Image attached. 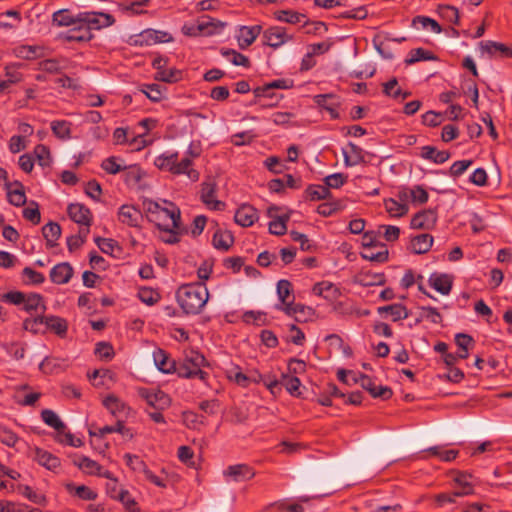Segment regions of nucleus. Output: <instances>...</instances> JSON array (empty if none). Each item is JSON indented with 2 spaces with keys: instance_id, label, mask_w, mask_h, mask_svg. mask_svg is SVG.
<instances>
[{
  "instance_id": "nucleus-1",
  "label": "nucleus",
  "mask_w": 512,
  "mask_h": 512,
  "mask_svg": "<svg viewBox=\"0 0 512 512\" xmlns=\"http://www.w3.org/2000/svg\"><path fill=\"white\" fill-rule=\"evenodd\" d=\"M209 299L204 282L184 284L176 291V300L186 315L199 314Z\"/></svg>"
},
{
  "instance_id": "nucleus-2",
  "label": "nucleus",
  "mask_w": 512,
  "mask_h": 512,
  "mask_svg": "<svg viewBox=\"0 0 512 512\" xmlns=\"http://www.w3.org/2000/svg\"><path fill=\"white\" fill-rule=\"evenodd\" d=\"M154 165L158 169L171 172L174 175L185 174L194 182L199 180V172L191 168L192 159L184 157L178 161V152L167 151L162 153L155 158Z\"/></svg>"
},
{
  "instance_id": "nucleus-3",
  "label": "nucleus",
  "mask_w": 512,
  "mask_h": 512,
  "mask_svg": "<svg viewBox=\"0 0 512 512\" xmlns=\"http://www.w3.org/2000/svg\"><path fill=\"white\" fill-rule=\"evenodd\" d=\"M206 365L205 357L196 351H190L186 354L182 362L177 364L176 372L179 377L191 379L199 378L201 381H206L208 373L202 370Z\"/></svg>"
},
{
  "instance_id": "nucleus-4",
  "label": "nucleus",
  "mask_w": 512,
  "mask_h": 512,
  "mask_svg": "<svg viewBox=\"0 0 512 512\" xmlns=\"http://www.w3.org/2000/svg\"><path fill=\"white\" fill-rule=\"evenodd\" d=\"M169 207H162L150 222L154 223L161 231H172L179 229L181 223L180 209L172 202L164 201Z\"/></svg>"
},
{
  "instance_id": "nucleus-5",
  "label": "nucleus",
  "mask_w": 512,
  "mask_h": 512,
  "mask_svg": "<svg viewBox=\"0 0 512 512\" xmlns=\"http://www.w3.org/2000/svg\"><path fill=\"white\" fill-rule=\"evenodd\" d=\"M78 21L92 33L94 30H100L114 24L115 19L112 15L103 12H79Z\"/></svg>"
},
{
  "instance_id": "nucleus-6",
  "label": "nucleus",
  "mask_w": 512,
  "mask_h": 512,
  "mask_svg": "<svg viewBox=\"0 0 512 512\" xmlns=\"http://www.w3.org/2000/svg\"><path fill=\"white\" fill-rule=\"evenodd\" d=\"M354 383H360L361 387L367 390L373 398L383 400L390 399L393 395L392 389L387 386H376L373 378L366 374H360L359 377H353Z\"/></svg>"
},
{
  "instance_id": "nucleus-7",
  "label": "nucleus",
  "mask_w": 512,
  "mask_h": 512,
  "mask_svg": "<svg viewBox=\"0 0 512 512\" xmlns=\"http://www.w3.org/2000/svg\"><path fill=\"white\" fill-rule=\"evenodd\" d=\"M217 184L214 180L208 179L201 184V201L211 210L221 211L225 203L216 199Z\"/></svg>"
},
{
  "instance_id": "nucleus-8",
  "label": "nucleus",
  "mask_w": 512,
  "mask_h": 512,
  "mask_svg": "<svg viewBox=\"0 0 512 512\" xmlns=\"http://www.w3.org/2000/svg\"><path fill=\"white\" fill-rule=\"evenodd\" d=\"M223 476L227 481L244 482L255 476L254 469L248 464H235L228 466L223 471Z\"/></svg>"
},
{
  "instance_id": "nucleus-9",
  "label": "nucleus",
  "mask_w": 512,
  "mask_h": 512,
  "mask_svg": "<svg viewBox=\"0 0 512 512\" xmlns=\"http://www.w3.org/2000/svg\"><path fill=\"white\" fill-rule=\"evenodd\" d=\"M437 212L434 209H426L416 213L410 222L412 229H432L437 222Z\"/></svg>"
},
{
  "instance_id": "nucleus-10",
  "label": "nucleus",
  "mask_w": 512,
  "mask_h": 512,
  "mask_svg": "<svg viewBox=\"0 0 512 512\" xmlns=\"http://www.w3.org/2000/svg\"><path fill=\"white\" fill-rule=\"evenodd\" d=\"M262 32L261 25L254 26H240L238 29V34L236 35V39L238 41V46L240 49H246L251 46L257 37Z\"/></svg>"
},
{
  "instance_id": "nucleus-11",
  "label": "nucleus",
  "mask_w": 512,
  "mask_h": 512,
  "mask_svg": "<svg viewBox=\"0 0 512 512\" xmlns=\"http://www.w3.org/2000/svg\"><path fill=\"white\" fill-rule=\"evenodd\" d=\"M263 40L265 45L276 49L292 40V37L286 34L284 28L271 27L263 32Z\"/></svg>"
},
{
  "instance_id": "nucleus-12",
  "label": "nucleus",
  "mask_w": 512,
  "mask_h": 512,
  "mask_svg": "<svg viewBox=\"0 0 512 512\" xmlns=\"http://www.w3.org/2000/svg\"><path fill=\"white\" fill-rule=\"evenodd\" d=\"M93 37V33L80 21H75L72 28L62 34V38L67 42H89Z\"/></svg>"
},
{
  "instance_id": "nucleus-13",
  "label": "nucleus",
  "mask_w": 512,
  "mask_h": 512,
  "mask_svg": "<svg viewBox=\"0 0 512 512\" xmlns=\"http://www.w3.org/2000/svg\"><path fill=\"white\" fill-rule=\"evenodd\" d=\"M453 276L447 273L434 272L428 279L429 285L442 295H448L453 286Z\"/></svg>"
},
{
  "instance_id": "nucleus-14",
  "label": "nucleus",
  "mask_w": 512,
  "mask_h": 512,
  "mask_svg": "<svg viewBox=\"0 0 512 512\" xmlns=\"http://www.w3.org/2000/svg\"><path fill=\"white\" fill-rule=\"evenodd\" d=\"M153 360L158 370L162 373L171 374L176 372L177 363L165 350L161 348L154 350Z\"/></svg>"
},
{
  "instance_id": "nucleus-15",
  "label": "nucleus",
  "mask_w": 512,
  "mask_h": 512,
  "mask_svg": "<svg viewBox=\"0 0 512 512\" xmlns=\"http://www.w3.org/2000/svg\"><path fill=\"white\" fill-rule=\"evenodd\" d=\"M258 211L249 204L241 205L234 216V220L242 227H250L258 220Z\"/></svg>"
},
{
  "instance_id": "nucleus-16",
  "label": "nucleus",
  "mask_w": 512,
  "mask_h": 512,
  "mask_svg": "<svg viewBox=\"0 0 512 512\" xmlns=\"http://www.w3.org/2000/svg\"><path fill=\"white\" fill-rule=\"evenodd\" d=\"M118 219L125 225L137 227L142 219V213L133 205H122L118 211Z\"/></svg>"
},
{
  "instance_id": "nucleus-17",
  "label": "nucleus",
  "mask_w": 512,
  "mask_h": 512,
  "mask_svg": "<svg viewBox=\"0 0 512 512\" xmlns=\"http://www.w3.org/2000/svg\"><path fill=\"white\" fill-rule=\"evenodd\" d=\"M68 215L75 223L90 227L91 211L83 204L73 203L68 206Z\"/></svg>"
},
{
  "instance_id": "nucleus-18",
  "label": "nucleus",
  "mask_w": 512,
  "mask_h": 512,
  "mask_svg": "<svg viewBox=\"0 0 512 512\" xmlns=\"http://www.w3.org/2000/svg\"><path fill=\"white\" fill-rule=\"evenodd\" d=\"M73 268L68 262L55 265L50 271V280L58 285L66 284L73 276Z\"/></svg>"
},
{
  "instance_id": "nucleus-19",
  "label": "nucleus",
  "mask_w": 512,
  "mask_h": 512,
  "mask_svg": "<svg viewBox=\"0 0 512 512\" xmlns=\"http://www.w3.org/2000/svg\"><path fill=\"white\" fill-rule=\"evenodd\" d=\"M480 48L492 57L512 58V49L507 45L495 41H481Z\"/></svg>"
},
{
  "instance_id": "nucleus-20",
  "label": "nucleus",
  "mask_w": 512,
  "mask_h": 512,
  "mask_svg": "<svg viewBox=\"0 0 512 512\" xmlns=\"http://www.w3.org/2000/svg\"><path fill=\"white\" fill-rule=\"evenodd\" d=\"M114 432L120 433L123 436H129L130 438L133 437L131 430L126 428L121 420H118L115 425H106L98 428L97 431L89 430V435L91 438H95L96 441L101 442L105 434Z\"/></svg>"
},
{
  "instance_id": "nucleus-21",
  "label": "nucleus",
  "mask_w": 512,
  "mask_h": 512,
  "mask_svg": "<svg viewBox=\"0 0 512 512\" xmlns=\"http://www.w3.org/2000/svg\"><path fill=\"white\" fill-rule=\"evenodd\" d=\"M35 460L41 466L53 472H57L61 466V461L56 455L40 448L35 450Z\"/></svg>"
},
{
  "instance_id": "nucleus-22",
  "label": "nucleus",
  "mask_w": 512,
  "mask_h": 512,
  "mask_svg": "<svg viewBox=\"0 0 512 512\" xmlns=\"http://www.w3.org/2000/svg\"><path fill=\"white\" fill-rule=\"evenodd\" d=\"M16 186L15 189H12V184L9 182L5 183V188L7 190V198L8 202L16 207L23 206L26 203V195L24 191V187L22 183L16 181L14 183Z\"/></svg>"
},
{
  "instance_id": "nucleus-23",
  "label": "nucleus",
  "mask_w": 512,
  "mask_h": 512,
  "mask_svg": "<svg viewBox=\"0 0 512 512\" xmlns=\"http://www.w3.org/2000/svg\"><path fill=\"white\" fill-rule=\"evenodd\" d=\"M141 395L147 400V403L157 409H164L170 405L169 396L161 390L157 391H143Z\"/></svg>"
},
{
  "instance_id": "nucleus-24",
  "label": "nucleus",
  "mask_w": 512,
  "mask_h": 512,
  "mask_svg": "<svg viewBox=\"0 0 512 512\" xmlns=\"http://www.w3.org/2000/svg\"><path fill=\"white\" fill-rule=\"evenodd\" d=\"M349 151L342 149L345 166H355L361 162H364V151L359 146L352 142L348 143Z\"/></svg>"
},
{
  "instance_id": "nucleus-25",
  "label": "nucleus",
  "mask_w": 512,
  "mask_h": 512,
  "mask_svg": "<svg viewBox=\"0 0 512 512\" xmlns=\"http://www.w3.org/2000/svg\"><path fill=\"white\" fill-rule=\"evenodd\" d=\"M79 13L73 15L69 9H59L52 14V24L57 27H69L78 21Z\"/></svg>"
},
{
  "instance_id": "nucleus-26",
  "label": "nucleus",
  "mask_w": 512,
  "mask_h": 512,
  "mask_svg": "<svg viewBox=\"0 0 512 512\" xmlns=\"http://www.w3.org/2000/svg\"><path fill=\"white\" fill-rule=\"evenodd\" d=\"M140 42L145 43L146 45H152L156 43H165L169 42L172 37L169 33L163 31H157L153 29H148L143 31L140 34Z\"/></svg>"
},
{
  "instance_id": "nucleus-27",
  "label": "nucleus",
  "mask_w": 512,
  "mask_h": 512,
  "mask_svg": "<svg viewBox=\"0 0 512 512\" xmlns=\"http://www.w3.org/2000/svg\"><path fill=\"white\" fill-rule=\"evenodd\" d=\"M433 244V237L430 234H420L412 238L411 250L415 254L427 253Z\"/></svg>"
},
{
  "instance_id": "nucleus-28",
  "label": "nucleus",
  "mask_w": 512,
  "mask_h": 512,
  "mask_svg": "<svg viewBox=\"0 0 512 512\" xmlns=\"http://www.w3.org/2000/svg\"><path fill=\"white\" fill-rule=\"evenodd\" d=\"M277 295L280 300V304L276 305V309L282 310V307H286L291 303L292 299V284L290 281L281 279L277 283Z\"/></svg>"
},
{
  "instance_id": "nucleus-29",
  "label": "nucleus",
  "mask_w": 512,
  "mask_h": 512,
  "mask_svg": "<svg viewBox=\"0 0 512 512\" xmlns=\"http://www.w3.org/2000/svg\"><path fill=\"white\" fill-rule=\"evenodd\" d=\"M42 234L46 240V246L53 248L57 245V240L61 235V227L56 222H49L42 227Z\"/></svg>"
},
{
  "instance_id": "nucleus-30",
  "label": "nucleus",
  "mask_w": 512,
  "mask_h": 512,
  "mask_svg": "<svg viewBox=\"0 0 512 512\" xmlns=\"http://www.w3.org/2000/svg\"><path fill=\"white\" fill-rule=\"evenodd\" d=\"M67 366V361L64 359L57 357H45L40 363L39 368L44 373L53 374L65 370Z\"/></svg>"
},
{
  "instance_id": "nucleus-31",
  "label": "nucleus",
  "mask_w": 512,
  "mask_h": 512,
  "mask_svg": "<svg viewBox=\"0 0 512 512\" xmlns=\"http://www.w3.org/2000/svg\"><path fill=\"white\" fill-rule=\"evenodd\" d=\"M79 469L90 475H100L103 467L87 456H80L73 461Z\"/></svg>"
},
{
  "instance_id": "nucleus-32",
  "label": "nucleus",
  "mask_w": 512,
  "mask_h": 512,
  "mask_svg": "<svg viewBox=\"0 0 512 512\" xmlns=\"http://www.w3.org/2000/svg\"><path fill=\"white\" fill-rule=\"evenodd\" d=\"M378 313L389 314L393 321L406 319L409 316L408 309L403 304H400V303H395V304L379 307Z\"/></svg>"
},
{
  "instance_id": "nucleus-33",
  "label": "nucleus",
  "mask_w": 512,
  "mask_h": 512,
  "mask_svg": "<svg viewBox=\"0 0 512 512\" xmlns=\"http://www.w3.org/2000/svg\"><path fill=\"white\" fill-rule=\"evenodd\" d=\"M437 60V56L429 50L424 48L412 49L407 58L404 60L406 65H412L419 61H434Z\"/></svg>"
},
{
  "instance_id": "nucleus-34",
  "label": "nucleus",
  "mask_w": 512,
  "mask_h": 512,
  "mask_svg": "<svg viewBox=\"0 0 512 512\" xmlns=\"http://www.w3.org/2000/svg\"><path fill=\"white\" fill-rule=\"evenodd\" d=\"M44 324L60 337H64L68 330L67 321L58 316H44Z\"/></svg>"
},
{
  "instance_id": "nucleus-35",
  "label": "nucleus",
  "mask_w": 512,
  "mask_h": 512,
  "mask_svg": "<svg viewBox=\"0 0 512 512\" xmlns=\"http://www.w3.org/2000/svg\"><path fill=\"white\" fill-rule=\"evenodd\" d=\"M234 238L228 231L217 230L212 238L214 248L227 251L233 244Z\"/></svg>"
},
{
  "instance_id": "nucleus-36",
  "label": "nucleus",
  "mask_w": 512,
  "mask_h": 512,
  "mask_svg": "<svg viewBox=\"0 0 512 512\" xmlns=\"http://www.w3.org/2000/svg\"><path fill=\"white\" fill-rule=\"evenodd\" d=\"M421 157L436 164H442L449 159L450 154L447 151H438L433 146H424L422 147Z\"/></svg>"
},
{
  "instance_id": "nucleus-37",
  "label": "nucleus",
  "mask_w": 512,
  "mask_h": 512,
  "mask_svg": "<svg viewBox=\"0 0 512 512\" xmlns=\"http://www.w3.org/2000/svg\"><path fill=\"white\" fill-rule=\"evenodd\" d=\"M72 123L66 120H54L51 122L53 134L60 140H69L71 138Z\"/></svg>"
},
{
  "instance_id": "nucleus-38",
  "label": "nucleus",
  "mask_w": 512,
  "mask_h": 512,
  "mask_svg": "<svg viewBox=\"0 0 512 512\" xmlns=\"http://www.w3.org/2000/svg\"><path fill=\"white\" fill-rule=\"evenodd\" d=\"M221 55L223 57H225L226 59H228L232 64H234L236 66H242L245 68L250 67L251 63H250L249 58L247 56H245L244 54L237 52L234 49L222 48Z\"/></svg>"
},
{
  "instance_id": "nucleus-39",
  "label": "nucleus",
  "mask_w": 512,
  "mask_h": 512,
  "mask_svg": "<svg viewBox=\"0 0 512 512\" xmlns=\"http://www.w3.org/2000/svg\"><path fill=\"white\" fill-rule=\"evenodd\" d=\"M41 419L46 425L54 428L59 434H61L66 428L58 415L50 409L42 410Z\"/></svg>"
},
{
  "instance_id": "nucleus-40",
  "label": "nucleus",
  "mask_w": 512,
  "mask_h": 512,
  "mask_svg": "<svg viewBox=\"0 0 512 512\" xmlns=\"http://www.w3.org/2000/svg\"><path fill=\"white\" fill-rule=\"evenodd\" d=\"M111 497L119 500L125 508L130 512H140V509L137 505V502L134 498L131 497L130 493L127 490L121 489L116 493V490L113 489L111 492Z\"/></svg>"
},
{
  "instance_id": "nucleus-41",
  "label": "nucleus",
  "mask_w": 512,
  "mask_h": 512,
  "mask_svg": "<svg viewBox=\"0 0 512 512\" xmlns=\"http://www.w3.org/2000/svg\"><path fill=\"white\" fill-rule=\"evenodd\" d=\"M66 489L82 500H95L97 498V493L85 485L76 486L73 483H68Z\"/></svg>"
},
{
  "instance_id": "nucleus-42",
  "label": "nucleus",
  "mask_w": 512,
  "mask_h": 512,
  "mask_svg": "<svg viewBox=\"0 0 512 512\" xmlns=\"http://www.w3.org/2000/svg\"><path fill=\"white\" fill-rule=\"evenodd\" d=\"M280 382L292 396L298 397L301 395V381L298 377L283 373Z\"/></svg>"
},
{
  "instance_id": "nucleus-43",
  "label": "nucleus",
  "mask_w": 512,
  "mask_h": 512,
  "mask_svg": "<svg viewBox=\"0 0 512 512\" xmlns=\"http://www.w3.org/2000/svg\"><path fill=\"white\" fill-rule=\"evenodd\" d=\"M384 206L386 211L392 217H402L407 214L408 206L407 204L400 203L393 198L386 199L384 201Z\"/></svg>"
},
{
  "instance_id": "nucleus-44",
  "label": "nucleus",
  "mask_w": 512,
  "mask_h": 512,
  "mask_svg": "<svg viewBox=\"0 0 512 512\" xmlns=\"http://www.w3.org/2000/svg\"><path fill=\"white\" fill-rule=\"evenodd\" d=\"M305 193L311 201L327 199L331 194L328 187L315 184L309 185L306 188Z\"/></svg>"
},
{
  "instance_id": "nucleus-45",
  "label": "nucleus",
  "mask_w": 512,
  "mask_h": 512,
  "mask_svg": "<svg viewBox=\"0 0 512 512\" xmlns=\"http://www.w3.org/2000/svg\"><path fill=\"white\" fill-rule=\"evenodd\" d=\"M21 278L27 285H40L45 281V276L31 267H25L22 270Z\"/></svg>"
},
{
  "instance_id": "nucleus-46",
  "label": "nucleus",
  "mask_w": 512,
  "mask_h": 512,
  "mask_svg": "<svg viewBox=\"0 0 512 512\" xmlns=\"http://www.w3.org/2000/svg\"><path fill=\"white\" fill-rule=\"evenodd\" d=\"M289 215H282L275 217V219L269 222V232L276 236H282L287 232V222L289 221Z\"/></svg>"
},
{
  "instance_id": "nucleus-47",
  "label": "nucleus",
  "mask_w": 512,
  "mask_h": 512,
  "mask_svg": "<svg viewBox=\"0 0 512 512\" xmlns=\"http://www.w3.org/2000/svg\"><path fill=\"white\" fill-rule=\"evenodd\" d=\"M42 302H43V298L40 294H37V293L25 294V300L22 303L23 309L26 312L37 311L40 306H42V308L45 309V306L43 305Z\"/></svg>"
},
{
  "instance_id": "nucleus-48",
  "label": "nucleus",
  "mask_w": 512,
  "mask_h": 512,
  "mask_svg": "<svg viewBox=\"0 0 512 512\" xmlns=\"http://www.w3.org/2000/svg\"><path fill=\"white\" fill-rule=\"evenodd\" d=\"M429 454L432 456L438 457L440 460L445 462H451L453 461L457 455L458 450L450 449V450H443L440 446H433L426 450Z\"/></svg>"
},
{
  "instance_id": "nucleus-49",
  "label": "nucleus",
  "mask_w": 512,
  "mask_h": 512,
  "mask_svg": "<svg viewBox=\"0 0 512 512\" xmlns=\"http://www.w3.org/2000/svg\"><path fill=\"white\" fill-rule=\"evenodd\" d=\"M95 243L103 253L111 256L114 255L115 250L120 251L117 241L111 238L96 237Z\"/></svg>"
},
{
  "instance_id": "nucleus-50",
  "label": "nucleus",
  "mask_w": 512,
  "mask_h": 512,
  "mask_svg": "<svg viewBox=\"0 0 512 512\" xmlns=\"http://www.w3.org/2000/svg\"><path fill=\"white\" fill-rule=\"evenodd\" d=\"M2 476H8L12 480L20 478V473L16 470L9 469L4 465L0 464V490L7 489L9 491L14 490V484L8 483L2 479Z\"/></svg>"
},
{
  "instance_id": "nucleus-51",
  "label": "nucleus",
  "mask_w": 512,
  "mask_h": 512,
  "mask_svg": "<svg viewBox=\"0 0 512 512\" xmlns=\"http://www.w3.org/2000/svg\"><path fill=\"white\" fill-rule=\"evenodd\" d=\"M140 90L153 102H159L163 98V90L158 84H143Z\"/></svg>"
},
{
  "instance_id": "nucleus-52",
  "label": "nucleus",
  "mask_w": 512,
  "mask_h": 512,
  "mask_svg": "<svg viewBox=\"0 0 512 512\" xmlns=\"http://www.w3.org/2000/svg\"><path fill=\"white\" fill-rule=\"evenodd\" d=\"M119 158L115 156H110L104 159L101 163V168L106 171L108 174L115 175L121 171L126 170V166H122L118 163Z\"/></svg>"
},
{
  "instance_id": "nucleus-53",
  "label": "nucleus",
  "mask_w": 512,
  "mask_h": 512,
  "mask_svg": "<svg viewBox=\"0 0 512 512\" xmlns=\"http://www.w3.org/2000/svg\"><path fill=\"white\" fill-rule=\"evenodd\" d=\"M439 15L448 22L459 24V11L450 5H440L438 8Z\"/></svg>"
},
{
  "instance_id": "nucleus-54",
  "label": "nucleus",
  "mask_w": 512,
  "mask_h": 512,
  "mask_svg": "<svg viewBox=\"0 0 512 512\" xmlns=\"http://www.w3.org/2000/svg\"><path fill=\"white\" fill-rule=\"evenodd\" d=\"M23 217L37 225L41 221V214L37 202L31 201L29 206L23 209Z\"/></svg>"
},
{
  "instance_id": "nucleus-55",
  "label": "nucleus",
  "mask_w": 512,
  "mask_h": 512,
  "mask_svg": "<svg viewBox=\"0 0 512 512\" xmlns=\"http://www.w3.org/2000/svg\"><path fill=\"white\" fill-rule=\"evenodd\" d=\"M34 154L40 166L47 167L50 165L51 155L48 147L43 144H38L34 148Z\"/></svg>"
},
{
  "instance_id": "nucleus-56",
  "label": "nucleus",
  "mask_w": 512,
  "mask_h": 512,
  "mask_svg": "<svg viewBox=\"0 0 512 512\" xmlns=\"http://www.w3.org/2000/svg\"><path fill=\"white\" fill-rule=\"evenodd\" d=\"M95 354L102 360L109 361L114 355V348L109 342H98L95 347Z\"/></svg>"
},
{
  "instance_id": "nucleus-57",
  "label": "nucleus",
  "mask_w": 512,
  "mask_h": 512,
  "mask_svg": "<svg viewBox=\"0 0 512 512\" xmlns=\"http://www.w3.org/2000/svg\"><path fill=\"white\" fill-rule=\"evenodd\" d=\"M20 67H22L21 63H13L5 67V76L7 77V80L4 82H8V86L22 80V74L18 71Z\"/></svg>"
},
{
  "instance_id": "nucleus-58",
  "label": "nucleus",
  "mask_w": 512,
  "mask_h": 512,
  "mask_svg": "<svg viewBox=\"0 0 512 512\" xmlns=\"http://www.w3.org/2000/svg\"><path fill=\"white\" fill-rule=\"evenodd\" d=\"M124 460L126 465L134 471L144 473L148 469L146 463L137 455L126 453L124 455Z\"/></svg>"
},
{
  "instance_id": "nucleus-59",
  "label": "nucleus",
  "mask_w": 512,
  "mask_h": 512,
  "mask_svg": "<svg viewBox=\"0 0 512 512\" xmlns=\"http://www.w3.org/2000/svg\"><path fill=\"white\" fill-rule=\"evenodd\" d=\"M413 24H420L424 29L430 28L434 33H441L442 28L437 21L427 16H416L413 19Z\"/></svg>"
},
{
  "instance_id": "nucleus-60",
  "label": "nucleus",
  "mask_w": 512,
  "mask_h": 512,
  "mask_svg": "<svg viewBox=\"0 0 512 512\" xmlns=\"http://www.w3.org/2000/svg\"><path fill=\"white\" fill-rule=\"evenodd\" d=\"M180 71L177 69H162L156 72L155 79L166 83H173L180 79Z\"/></svg>"
},
{
  "instance_id": "nucleus-61",
  "label": "nucleus",
  "mask_w": 512,
  "mask_h": 512,
  "mask_svg": "<svg viewBox=\"0 0 512 512\" xmlns=\"http://www.w3.org/2000/svg\"><path fill=\"white\" fill-rule=\"evenodd\" d=\"M389 252L387 249H383L379 252H373L371 248L366 249L365 252L361 253V257L365 260L384 263L388 260Z\"/></svg>"
},
{
  "instance_id": "nucleus-62",
  "label": "nucleus",
  "mask_w": 512,
  "mask_h": 512,
  "mask_svg": "<svg viewBox=\"0 0 512 512\" xmlns=\"http://www.w3.org/2000/svg\"><path fill=\"white\" fill-rule=\"evenodd\" d=\"M138 297L143 303L147 305H154L160 299L159 293L151 288L140 289L138 292Z\"/></svg>"
},
{
  "instance_id": "nucleus-63",
  "label": "nucleus",
  "mask_w": 512,
  "mask_h": 512,
  "mask_svg": "<svg viewBox=\"0 0 512 512\" xmlns=\"http://www.w3.org/2000/svg\"><path fill=\"white\" fill-rule=\"evenodd\" d=\"M347 181V176H345L343 173H334L331 175H328L324 178L325 187L330 188H340L343 186Z\"/></svg>"
},
{
  "instance_id": "nucleus-64",
  "label": "nucleus",
  "mask_w": 512,
  "mask_h": 512,
  "mask_svg": "<svg viewBox=\"0 0 512 512\" xmlns=\"http://www.w3.org/2000/svg\"><path fill=\"white\" fill-rule=\"evenodd\" d=\"M471 478L472 476L470 474L458 472L453 480L457 486L466 489L464 493H473L474 488L471 482Z\"/></svg>"
}]
</instances>
